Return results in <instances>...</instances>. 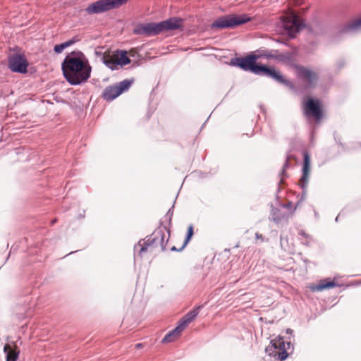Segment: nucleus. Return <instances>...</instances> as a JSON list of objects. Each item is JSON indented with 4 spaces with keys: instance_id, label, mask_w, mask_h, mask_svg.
Returning <instances> with one entry per match:
<instances>
[{
    "instance_id": "nucleus-1",
    "label": "nucleus",
    "mask_w": 361,
    "mask_h": 361,
    "mask_svg": "<svg viewBox=\"0 0 361 361\" xmlns=\"http://www.w3.org/2000/svg\"><path fill=\"white\" fill-rule=\"evenodd\" d=\"M61 70L66 81L75 86L85 82L90 78L92 67L81 51H73L64 58Z\"/></svg>"
},
{
    "instance_id": "nucleus-2",
    "label": "nucleus",
    "mask_w": 361,
    "mask_h": 361,
    "mask_svg": "<svg viewBox=\"0 0 361 361\" xmlns=\"http://www.w3.org/2000/svg\"><path fill=\"white\" fill-rule=\"evenodd\" d=\"M257 59L258 56L255 54H249L245 57H235L231 59L230 65L259 76L271 78L291 90L294 89V85L291 81L283 78V75L274 67L257 63Z\"/></svg>"
},
{
    "instance_id": "nucleus-3",
    "label": "nucleus",
    "mask_w": 361,
    "mask_h": 361,
    "mask_svg": "<svg viewBox=\"0 0 361 361\" xmlns=\"http://www.w3.org/2000/svg\"><path fill=\"white\" fill-rule=\"evenodd\" d=\"M182 18L172 17L158 23H141L133 29V33L147 37L157 36L167 31L180 29L182 27Z\"/></svg>"
},
{
    "instance_id": "nucleus-4",
    "label": "nucleus",
    "mask_w": 361,
    "mask_h": 361,
    "mask_svg": "<svg viewBox=\"0 0 361 361\" xmlns=\"http://www.w3.org/2000/svg\"><path fill=\"white\" fill-rule=\"evenodd\" d=\"M170 238V230L165 226H159L154 232L145 239L140 240L134 246V252L138 250V255L142 257V253L147 249L161 247V251L166 250V245Z\"/></svg>"
},
{
    "instance_id": "nucleus-5",
    "label": "nucleus",
    "mask_w": 361,
    "mask_h": 361,
    "mask_svg": "<svg viewBox=\"0 0 361 361\" xmlns=\"http://www.w3.org/2000/svg\"><path fill=\"white\" fill-rule=\"evenodd\" d=\"M250 20L251 18L247 14H229L218 18L212 23L211 27L219 29L234 28Z\"/></svg>"
},
{
    "instance_id": "nucleus-6",
    "label": "nucleus",
    "mask_w": 361,
    "mask_h": 361,
    "mask_svg": "<svg viewBox=\"0 0 361 361\" xmlns=\"http://www.w3.org/2000/svg\"><path fill=\"white\" fill-rule=\"evenodd\" d=\"M128 0H98L90 4L85 8L87 14H99L112 9L118 8Z\"/></svg>"
},
{
    "instance_id": "nucleus-7",
    "label": "nucleus",
    "mask_w": 361,
    "mask_h": 361,
    "mask_svg": "<svg viewBox=\"0 0 361 361\" xmlns=\"http://www.w3.org/2000/svg\"><path fill=\"white\" fill-rule=\"evenodd\" d=\"M305 26L304 22L293 11L288 13L282 19V27L290 38H294L295 35L304 28Z\"/></svg>"
},
{
    "instance_id": "nucleus-8",
    "label": "nucleus",
    "mask_w": 361,
    "mask_h": 361,
    "mask_svg": "<svg viewBox=\"0 0 361 361\" xmlns=\"http://www.w3.org/2000/svg\"><path fill=\"white\" fill-rule=\"evenodd\" d=\"M303 115L308 120L319 123L324 116L320 102L314 98H308L303 104Z\"/></svg>"
},
{
    "instance_id": "nucleus-9",
    "label": "nucleus",
    "mask_w": 361,
    "mask_h": 361,
    "mask_svg": "<svg viewBox=\"0 0 361 361\" xmlns=\"http://www.w3.org/2000/svg\"><path fill=\"white\" fill-rule=\"evenodd\" d=\"M265 352L269 356L274 357L278 361H284L288 355L285 341L281 336L271 340L269 345L265 348Z\"/></svg>"
},
{
    "instance_id": "nucleus-10",
    "label": "nucleus",
    "mask_w": 361,
    "mask_h": 361,
    "mask_svg": "<svg viewBox=\"0 0 361 361\" xmlns=\"http://www.w3.org/2000/svg\"><path fill=\"white\" fill-rule=\"evenodd\" d=\"M310 173V156L307 152H305L303 153V163L302 168V176L300 179L299 185L302 189V195L300 200L298 202L297 204L300 203V201L303 200L306 197L307 188L309 182ZM296 205L295 207H297ZM296 207L294 208L295 210Z\"/></svg>"
},
{
    "instance_id": "nucleus-11",
    "label": "nucleus",
    "mask_w": 361,
    "mask_h": 361,
    "mask_svg": "<svg viewBox=\"0 0 361 361\" xmlns=\"http://www.w3.org/2000/svg\"><path fill=\"white\" fill-rule=\"evenodd\" d=\"M28 62L23 54H14L8 57V67L13 73H26Z\"/></svg>"
},
{
    "instance_id": "nucleus-12",
    "label": "nucleus",
    "mask_w": 361,
    "mask_h": 361,
    "mask_svg": "<svg viewBox=\"0 0 361 361\" xmlns=\"http://www.w3.org/2000/svg\"><path fill=\"white\" fill-rule=\"evenodd\" d=\"M298 77L305 82L307 87H312L317 80V74L304 67H300L298 70Z\"/></svg>"
},
{
    "instance_id": "nucleus-13",
    "label": "nucleus",
    "mask_w": 361,
    "mask_h": 361,
    "mask_svg": "<svg viewBox=\"0 0 361 361\" xmlns=\"http://www.w3.org/2000/svg\"><path fill=\"white\" fill-rule=\"evenodd\" d=\"M289 214L283 212L281 208L275 207L271 204V212L269 219L274 221L276 224H279L283 221H288Z\"/></svg>"
},
{
    "instance_id": "nucleus-14",
    "label": "nucleus",
    "mask_w": 361,
    "mask_h": 361,
    "mask_svg": "<svg viewBox=\"0 0 361 361\" xmlns=\"http://www.w3.org/2000/svg\"><path fill=\"white\" fill-rule=\"evenodd\" d=\"M341 32L355 33L361 31V17L345 24L341 28Z\"/></svg>"
},
{
    "instance_id": "nucleus-15",
    "label": "nucleus",
    "mask_w": 361,
    "mask_h": 361,
    "mask_svg": "<svg viewBox=\"0 0 361 361\" xmlns=\"http://www.w3.org/2000/svg\"><path fill=\"white\" fill-rule=\"evenodd\" d=\"M340 286V284L331 280V279H325L320 281L318 284L311 286L310 288L312 291H322L324 289H330Z\"/></svg>"
},
{
    "instance_id": "nucleus-16",
    "label": "nucleus",
    "mask_w": 361,
    "mask_h": 361,
    "mask_svg": "<svg viewBox=\"0 0 361 361\" xmlns=\"http://www.w3.org/2000/svg\"><path fill=\"white\" fill-rule=\"evenodd\" d=\"M120 94L118 92H117V88L114 84L106 87L102 92V97L104 100L107 102H111L115 99Z\"/></svg>"
},
{
    "instance_id": "nucleus-17",
    "label": "nucleus",
    "mask_w": 361,
    "mask_h": 361,
    "mask_svg": "<svg viewBox=\"0 0 361 361\" xmlns=\"http://www.w3.org/2000/svg\"><path fill=\"white\" fill-rule=\"evenodd\" d=\"M4 352L6 354V361H17L20 354V350L16 345L14 348H11L8 344L4 345Z\"/></svg>"
},
{
    "instance_id": "nucleus-18",
    "label": "nucleus",
    "mask_w": 361,
    "mask_h": 361,
    "mask_svg": "<svg viewBox=\"0 0 361 361\" xmlns=\"http://www.w3.org/2000/svg\"><path fill=\"white\" fill-rule=\"evenodd\" d=\"M95 54L97 56H101V60L102 63L109 68H110L111 71H114L117 69L118 68V63L117 61H114L111 57L106 56L105 54H103L100 51H95Z\"/></svg>"
},
{
    "instance_id": "nucleus-19",
    "label": "nucleus",
    "mask_w": 361,
    "mask_h": 361,
    "mask_svg": "<svg viewBox=\"0 0 361 361\" xmlns=\"http://www.w3.org/2000/svg\"><path fill=\"white\" fill-rule=\"evenodd\" d=\"M134 81L135 80L131 78L126 79L123 81L116 83L115 85L117 88V92H118L121 95L122 93L127 92L133 84Z\"/></svg>"
},
{
    "instance_id": "nucleus-20",
    "label": "nucleus",
    "mask_w": 361,
    "mask_h": 361,
    "mask_svg": "<svg viewBox=\"0 0 361 361\" xmlns=\"http://www.w3.org/2000/svg\"><path fill=\"white\" fill-rule=\"evenodd\" d=\"M180 334L181 333L176 327L175 329L170 331L169 333H167L165 335V336L162 339L161 342L163 343H170V342L174 341L180 336Z\"/></svg>"
},
{
    "instance_id": "nucleus-21",
    "label": "nucleus",
    "mask_w": 361,
    "mask_h": 361,
    "mask_svg": "<svg viewBox=\"0 0 361 361\" xmlns=\"http://www.w3.org/2000/svg\"><path fill=\"white\" fill-rule=\"evenodd\" d=\"M117 53L119 54V59L117 61L118 66H123L129 64L131 62L130 59L128 56L127 51L126 50H117Z\"/></svg>"
},
{
    "instance_id": "nucleus-22",
    "label": "nucleus",
    "mask_w": 361,
    "mask_h": 361,
    "mask_svg": "<svg viewBox=\"0 0 361 361\" xmlns=\"http://www.w3.org/2000/svg\"><path fill=\"white\" fill-rule=\"evenodd\" d=\"M202 308V306H197L193 310L189 311L186 314H185L183 317L189 323H190L192 320H194L197 314H199L200 310Z\"/></svg>"
},
{
    "instance_id": "nucleus-23",
    "label": "nucleus",
    "mask_w": 361,
    "mask_h": 361,
    "mask_svg": "<svg viewBox=\"0 0 361 361\" xmlns=\"http://www.w3.org/2000/svg\"><path fill=\"white\" fill-rule=\"evenodd\" d=\"M193 226L192 225H190L188 228L187 233L185 238L184 243L183 246L180 247V250H183L185 246L189 243L193 235Z\"/></svg>"
},
{
    "instance_id": "nucleus-24",
    "label": "nucleus",
    "mask_w": 361,
    "mask_h": 361,
    "mask_svg": "<svg viewBox=\"0 0 361 361\" xmlns=\"http://www.w3.org/2000/svg\"><path fill=\"white\" fill-rule=\"evenodd\" d=\"M280 245L282 250L284 251H288L290 249V245L288 243V237H283L281 235L280 237Z\"/></svg>"
},
{
    "instance_id": "nucleus-25",
    "label": "nucleus",
    "mask_w": 361,
    "mask_h": 361,
    "mask_svg": "<svg viewBox=\"0 0 361 361\" xmlns=\"http://www.w3.org/2000/svg\"><path fill=\"white\" fill-rule=\"evenodd\" d=\"M288 167H289V162H288V158L287 157L286 161H285V163L283 165V168H282L281 172L279 174L280 176H281V180H280L279 184H281V183H283V177L286 176V169Z\"/></svg>"
},
{
    "instance_id": "nucleus-26",
    "label": "nucleus",
    "mask_w": 361,
    "mask_h": 361,
    "mask_svg": "<svg viewBox=\"0 0 361 361\" xmlns=\"http://www.w3.org/2000/svg\"><path fill=\"white\" fill-rule=\"evenodd\" d=\"M189 324V322H188L185 319L182 317L180 319L178 325L176 326V328L181 333Z\"/></svg>"
},
{
    "instance_id": "nucleus-27",
    "label": "nucleus",
    "mask_w": 361,
    "mask_h": 361,
    "mask_svg": "<svg viewBox=\"0 0 361 361\" xmlns=\"http://www.w3.org/2000/svg\"><path fill=\"white\" fill-rule=\"evenodd\" d=\"M66 48V47L63 42L61 44L54 45V51L56 54H61Z\"/></svg>"
},
{
    "instance_id": "nucleus-28",
    "label": "nucleus",
    "mask_w": 361,
    "mask_h": 361,
    "mask_svg": "<svg viewBox=\"0 0 361 361\" xmlns=\"http://www.w3.org/2000/svg\"><path fill=\"white\" fill-rule=\"evenodd\" d=\"M174 205L173 204L172 207L169 209L167 212L166 216L169 219V224L171 222L172 216H173V209Z\"/></svg>"
},
{
    "instance_id": "nucleus-29",
    "label": "nucleus",
    "mask_w": 361,
    "mask_h": 361,
    "mask_svg": "<svg viewBox=\"0 0 361 361\" xmlns=\"http://www.w3.org/2000/svg\"><path fill=\"white\" fill-rule=\"evenodd\" d=\"M78 41L77 39H75V37H73L65 42H63L64 45L66 46V47H68L69 46L71 45H73V44H75L76 42Z\"/></svg>"
},
{
    "instance_id": "nucleus-30",
    "label": "nucleus",
    "mask_w": 361,
    "mask_h": 361,
    "mask_svg": "<svg viewBox=\"0 0 361 361\" xmlns=\"http://www.w3.org/2000/svg\"><path fill=\"white\" fill-rule=\"evenodd\" d=\"M279 205L281 208H286V209H292V207H293V203H292V202H290V201L286 204H282V203L279 202Z\"/></svg>"
},
{
    "instance_id": "nucleus-31",
    "label": "nucleus",
    "mask_w": 361,
    "mask_h": 361,
    "mask_svg": "<svg viewBox=\"0 0 361 361\" xmlns=\"http://www.w3.org/2000/svg\"><path fill=\"white\" fill-rule=\"evenodd\" d=\"M345 64V62L343 59H340L336 63V66L338 70L341 69L343 67H344Z\"/></svg>"
},
{
    "instance_id": "nucleus-32",
    "label": "nucleus",
    "mask_w": 361,
    "mask_h": 361,
    "mask_svg": "<svg viewBox=\"0 0 361 361\" xmlns=\"http://www.w3.org/2000/svg\"><path fill=\"white\" fill-rule=\"evenodd\" d=\"M255 237L257 239H259L262 241H264V238L262 234H259V233H255Z\"/></svg>"
},
{
    "instance_id": "nucleus-33",
    "label": "nucleus",
    "mask_w": 361,
    "mask_h": 361,
    "mask_svg": "<svg viewBox=\"0 0 361 361\" xmlns=\"http://www.w3.org/2000/svg\"><path fill=\"white\" fill-rule=\"evenodd\" d=\"M287 347H286V351L290 348L293 349V345L290 341L286 342Z\"/></svg>"
},
{
    "instance_id": "nucleus-34",
    "label": "nucleus",
    "mask_w": 361,
    "mask_h": 361,
    "mask_svg": "<svg viewBox=\"0 0 361 361\" xmlns=\"http://www.w3.org/2000/svg\"><path fill=\"white\" fill-rule=\"evenodd\" d=\"M299 235H302L306 238H308L310 237V235L308 234H307L304 231H300L299 232Z\"/></svg>"
},
{
    "instance_id": "nucleus-35",
    "label": "nucleus",
    "mask_w": 361,
    "mask_h": 361,
    "mask_svg": "<svg viewBox=\"0 0 361 361\" xmlns=\"http://www.w3.org/2000/svg\"><path fill=\"white\" fill-rule=\"evenodd\" d=\"M286 334L292 335L293 334V330H292L291 329H286Z\"/></svg>"
},
{
    "instance_id": "nucleus-36",
    "label": "nucleus",
    "mask_w": 361,
    "mask_h": 361,
    "mask_svg": "<svg viewBox=\"0 0 361 361\" xmlns=\"http://www.w3.org/2000/svg\"><path fill=\"white\" fill-rule=\"evenodd\" d=\"M171 251H181L182 250L180 249H177L175 246H173L171 248Z\"/></svg>"
},
{
    "instance_id": "nucleus-37",
    "label": "nucleus",
    "mask_w": 361,
    "mask_h": 361,
    "mask_svg": "<svg viewBox=\"0 0 361 361\" xmlns=\"http://www.w3.org/2000/svg\"><path fill=\"white\" fill-rule=\"evenodd\" d=\"M142 343H137V344L135 345V348H137V349H139V348H142Z\"/></svg>"
},
{
    "instance_id": "nucleus-38",
    "label": "nucleus",
    "mask_w": 361,
    "mask_h": 361,
    "mask_svg": "<svg viewBox=\"0 0 361 361\" xmlns=\"http://www.w3.org/2000/svg\"><path fill=\"white\" fill-rule=\"evenodd\" d=\"M340 215H341V214H339L336 217L335 221H336V222H338V219H339Z\"/></svg>"
},
{
    "instance_id": "nucleus-39",
    "label": "nucleus",
    "mask_w": 361,
    "mask_h": 361,
    "mask_svg": "<svg viewBox=\"0 0 361 361\" xmlns=\"http://www.w3.org/2000/svg\"><path fill=\"white\" fill-rule=\"evenodd\" d=\"M305 245H307V246H309L310 245V243L309 242H305V243H302Z\"/></svg>"
},
{
    "instance_id": "nucleus-40",
    "label": "nucleus",
    "mask_w": 361,
    "mask_h": 361,
    "mask_svg": "<svg viewBox=\"0 0 361 361\" xmlns=\"http://www.w3.org/2000/svg\"><path fill=\"white\" fill-rule=\"evenodd\" d=\"M84 216H85L84 215H81V214L80 215V218H84Z\"/></svg>"
},
{
    "instance_id": "nucleus-41",
    "label": "nucleus",
    "mask_w": 361,
    "mask_h": 361,
    "mask_svg": "<svg viewBox=\"0 0 361 361\" xmlns=\"http://www.w3.org/2000/svg\"><path fill=\"white\" fill-rule=\"evenodd\" d=\"M56 219H54V220H53V221H52V222H51V223H52V224H54V223H55V222H56Z\"/></svg>"
}]
</instances>
